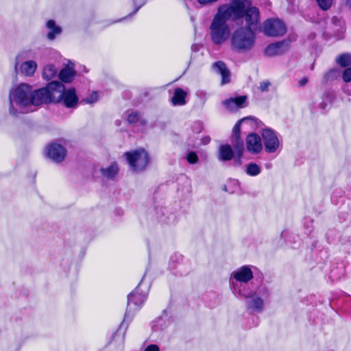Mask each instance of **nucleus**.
Listing matches in <instances>:
<instances>
[{"instance_id": "obj_1", "label": "nucleus", "mask_w": 351, "mask_h": 351, "mask_svg": "<svg viewBox=\"0 0 351 351\" xmlns=\"http://www.w3.org/2000/svg\"><path fill=\"white\" fill-rule=\"evenodd\" d=\"M232 18L228 4L218 7L210 25V37L216 45H221L230 37L228 21Z\"/></svg>"}, {"instance_id": "obj_2", "label": "nucleus", "mask_w": 351, "mask_h": 351, "mask_svg": "<svg viewBox=\"0 0 351 351\" xmlns=\"http://www.w3.org/2000/svg\"><path fill=\"white\" fill-rule=\"evenodd\" d=\"M229 11L234 20L243 19L244 28L254 31L260 23V13L256 7L252 6L248 0H232L228 4Z\"/></svg>"}, {"instance_id": "obj_3", "label": "nucleus", "mask_w": 351, "mask_h": 351, "mask_svg": "<svg viewBox=\"0 0 351 351\" xmlns=\"http://www.w3.org/2000/svg\"><path fill=\"white\" fill-rule=\"evenodd\" d=\"M31 86L21 84L10 90L9 93V112L12 116L33 111L30 109Z\"/></svg>"}, {"instance_id": "obj_4", "label": "nucleus", "mask_w": 351, "mask_h": 351, "mask_svg": "<svg viewBox=\"0 0 351 351\" xmlns=\"http://www.w3.org/2000/svg\"><path fill=\"white\" fill-rule=\"evenodd\" d=\"M149 285L144 284L143 280L138 286L128 295V306L124 319L120 324L119 330L124 328L125 330L132 322L134 313L139 311L147 300Z\"/></svg>"}, {"instance_id": "obj_5", "label": "nucleus", "mask_w": 351, "mask_h": 351, "mask_svg": "<svg viewBox=\"0 0 351 351\" xmlns=\"http://www.w3.org/2000/svg\"><path fill=\"white\" fill-rule=\"evenodd\" d=\"M256 36L254 31L244 27L236 28L230 37V48L239 53H245L252 49L255 45Z\"/></svg>"}, {"instance_id": "obj_6", "label": "nucleus", "mask_w": 351, "mask_h": 351, "mask_svg": "<svg viewBox=\"0 0 351 351\" xmlns=\"http://www.w3.org/2000/svg\"><path fill=\"white\" fill-rule=\"evenodd\" d=\"M49 88L56 89L53 93V102H62L66 108H75L77 106L78 97L74 88L65 90L64 86L58 81L50 82Z\"/></svg>"}, {"instance_id": "obj_7", "label": "nucleus", "mask_w": 351, "mask_h": 351, "mask_svg": "<svg viewBox=\"0 0 351 351\" xmlns=\"http://www.w3.org/2000/svg\"><path fill=\"white\" fill-rule=\"evenodd\" d=\"M131 169L134 172L142 171L146 169L149 158L147 152L143 149H138L125 154Z\"/></svg>"}, {"instance_id": "obj_8", "label": "nucleus", "mask_w": 351, "mask_h": 351, "mask_svg": "<svg viewBox=\"0 0 351 351\" xmlns=\"http://www.w3.org/2000/svg\"><path fill=\"white\" fill-rule=\"evenodd\" d=\"M55 90V88H49V83L45 88L34 91L31 89L30 108L32 106H35L53 102V93Z\"/></svg>"}, {"instance_id": "obj_9", "label": "nucleus", "mask_w": 351, "mask_h": 351, "mask_svg": "<svg viewBox=\"0 0 351 351\" xmlns=\"http://www.w3.org/2000/svg\"><path fill=\"white\" fill-rule=\"evenodd\" d=\"M262 32L267 36L277 37L283 36L287 32V27L282 21L278 19H269L263 23Z\"/></svg>"}, {"instance_id": "obj_10", "label": "nucleus", "mask_w": 351, "mask_h": 351, "mask_svg": "<svg viewBox=\"0 0 351 351\" xmlns=\"http://www.w3.org/2000/svg\"><path fill=\"white\" fill-rule=\"evenodd\" d=\"M261 134L265 151L268 153L275 152L280 146V142L275 132L269 128H266L263 130Z\"/></svg>"}, {"instance_id": "obj_11", "label": "nucleus", "mask_w": 351, "mask_h": 351, "mask_svg": "<svg viewBox=\"0 0 351 351\" xmlns=\"http://www.w3.org/2000/svg\"><path fill=\"white\" fill-rule=\"evenodd\" d=\"M290 47L288 40H282L269 45L265 49V54L267 56L272 57L280 56L287 52Z\"/></svg>"}, {"instance_id": "obj_12", "label": "nucleus", "mask_w": 351, "mask_h": 351, "mask_svg": "<svg viewBox=\"0 0 351 351\" xmlns=\"http://www.w3.org/2000/svg\"><path fill=\"white\" fill-rule=\"evenodd\" d=\"M66 149L59 144L52 143L46 148V154L48 158L56 162L62 161L66 156Z\"/></svg>"}, {"instance_id": "obj_13", "label": "nucleus", "mask_w": 351, "mask_h": 351, "mask_svg": "<svg viewBox=\"0 0 351 351\" xmlns=\"http://www.w3.org/2000/svg\"><path fill=\"white\" fill-rule=\"evenodd\" d=\"M232 277L235 281H232L231 286H232V283L248 282L250 280L252 279L253 273L250 266L245 265L233 271L232 274Z\"/></svg>"}, {"instance_id": "obj_14", "label": "nucleus", "mask_w": 351, "mask_h": 351, "mask_svg": "<svg viewBox=\"0 0 351 351\" xmlns=\"http://www.w3.org/2000/svg\"><path fill=\"white\" fill-rule=\"evenodd\" d=\"M156 217L159 221L163 223L171 225L177 221V217L175 213L170 211L166 207H156L155 209Z\"/></svg>"}, {"instance_id": "obj_15", "label": "nucleus", "mask_w": 351, "mask_h": 351, "mask_svg": "<svg viewBox=\"0 0 351 351\" xmlns=\"http://www.w3.org/2000/svg\"><path fill=\"white\" fill-rule=\"evenodd\" d=\"M246 147L252 154H258L263 149L260 136L256 133H250L246 138Z\"/></svg>"}, {"instance_id": "obj_16", "label": "nucleus", "mask_w": 351, "mask_h": 351, "mask_svg": "<svg viewBox=\"0 0 351 351\" xmlns=\"http://www.w3.org/2000/svg\"><path fill=\"white\" fill-rule=\"evenodd\" d=\"M247 96L230 97L222 101V105L229 111H234L246 106Z\"/></svg>"}, {"instance_id": "obj_17", "label": "nucleus", "mask_w": 351, "mask_h": 351, "mask_svg": "<svg viewBox=\"0 0 351 351\" xmlns=\"http://www.w3.org/2000/svg\"><path fill=\"white\" fill-rule=\"evenodd\" d=\"M245 306L247 310L256 313H261L264 309L263 299L259 296L257 292L251 298H247L245 301Z\"/></svg>"}, {"instance_id": "obj_18", "label": "nucleus", "mask_w": 351, "mask_h": 351, "mask_svg": "<svg viewBox=\"0 0 351 351\" xmlns=\"http://www.w3.org/2000/svg\"><path fill=\"white\" fill-rule=\"evenodd\" d=\"M234 294L239 295L245 299L254 295L256 291L249 287L248 282L245 283H232L231 286Z\"/></svg>"}, {"instance_id": "obj_19", "label": "nucleus", "mask_w": 351, "mask_h": 351, "mask_svg": "<svg viewBox=\"0 0 351 351\" xmlns=\"http://www.w3.org/2000/svg\"><path fill=\"white\" fill-rule=\"evenodd\" d=\"M213 69L221 75V84H226L230 82V72L227 68L226 64L222 61L215 62L213 66Z\"/></svg>"}, {"instance_id": "obj_20", "label": "nucleus", "mask_w": 351, "mask_h": 351, "mask_svg": "<svg viewBox=\"0 0 351 351\" xmlns=\"http://www.w3.org/2000/svg\"><path fill=\"white\" fill-rule=\"evenodd\" d=\"M232 143L236 152L234 162L236 165L239 166L241 164V158L244 151L243 142L240 136H232Z\"/></svg>"}, {"instance_id": "obj_21", "label": "nucleus", "mask_w": 351, "mask_h": 351, "mask_svg": "<svg viewBox=\"0 0 351 351\" xmlns=\"http://www.w3.org/2000/svg\"><path fill=\"white\" fill-rule=\"evenodd\" d=\"M187 93L181 88H176L174 90V93L171 99V103L173 106H183L186 104V97Z\"/></svg>"}, {"instance_id": "obj_22", "label": "nucleus", "mask_w": 351, "mask_h": 351, "mask_svg": "<svg viewBox=\"0 0 351 351\" xmlns=\"http://www.w3.org/2000/svg\"><path fill=\"white\" fill-rule=\"evenodd\" d=\"M37 69V64L34 60H27L23 62L19 67L20 72L26 76H32Z\"/></svg>"}, {"instance_id": "obj_23", "label": "nucleus", "mask_w": 351, "mask_h": 351, "mask_svg": "<svg viewBox=\"0 0 351 351\" xmlns=\"http://www.w3.org/2000/svg\"><path fill=\"white\" fill-rule=\"evenodd\" d=\"M119 172L117 163H112L109 167L101 169L102 176L107 179H114Z\"/></svg>"}, {"instance_id": "obj_24", "label": "nucleus", "mask_w": 351, "mask_h": 351, "mask_svg": "<svg viewBox=\"0 0 351 351\" xmlns=\"http://www.w3.org/2000/svg\"><path fill=\"white\" fill-rule=\"evenodd\" d=\"M234 156L232 147L229 145H223L219 147V159L223 161L231 160Z\"/></svg>"}, {"instance_id": "obj_25", "label": "nucleus", "mask_w": 351, "mask_h": 351, "mask_svg": "<svg viewBox=\"0 0 351 351\" xmlns=\"http://www.w3.org/2000/svg\"><path fill=\"white\" fill-rule=\"evenodd\" d=\"M47 27L49 29L47 34V38L49 40H53L55 37L61 33V27L57 26L53 20H49L47 23Z\"/></svg>"}, {"instance_id": "obj_26", "label": "nucleus", "mask_w": 351, "mask_h": 351, "mask_svg": "<svg viewBox=\"0 0 351 351\" xmlns=\"http://www.w3.org/2000/svg\"><path fill=\"white\" fill-rule=\"evenodd\" d=\"M75 75V71L69 66L62 69L59 73V78L63 82L68 83L72 81Z\"/></svg>"}, {"instance_id": "obj_27", "label": "nucleus", "mask_w": 351, "mask_h": 351, "mask_svg": "<svg viewBox=\"0 0 351 351\" xmlns=\"http://www.w3.org/2000/svg\"><path fill=\"white\" fill-rule=\"evenodd\" d=\"M168 326V322L167 320V315L160 316L157 318L153 324L152 331L157 332L158 330H165Z\"/></svg>"}, {"instance_id": "obj_28", "label": "nucleus", "mask_w": 351, "mask_h": 351, "mask_svg": "<svg viewBox=\"0 0 351 351\" xmlns=\"http://www.w3.org/2000/svg\"><path fill=\"white\" fill-rule=\"evenodd\" d=\"M256 121H257V120L254 117H245V118L241 119L236 123V125H234V127L233 128L232 136H239L241 135L240 127H241V124L242 123L250 122L251 123L256 124Z\"/></svg>"}, {"instance_id": "obj_29", "label": "nucleus", "mask_w": 351, "mask_h": 351, "mask_svg": "<svg viewBox=\"0 0 351 351\" xmlns=\"http://www.w3.org/2000/svg\"><path fill=\"white\" fill-rule=\"evenodd\" d=\"M57 72L58 71L54 65L47 64L43 69V75L45 80H49L56 75Z\"/></svg>"}, {"instance_id": "obj_30", "label": "nucleus", "mask_w": 351, "mask_h": 351, "mask_svg": "<svg viewBox=\"0 0 351 351\" xmlns=\"http://www.w3.org/2000/svg\"><path fill=\"white\" fill-rule=\"evenodd\" d=\"M337 62L341 66L346 67L351 64V54L343 53L339 56L337 59Z\"/></svg>"}, {"instance_id": "obj_31", "label": "nucleus", "mask_w": 351, "mask_h": 351, "mask_svg": "<svg viewBox=\"0 0 351 351\" xmlns=\"http://www.w3.org/2000/svg\"><path fill=\"white\" fill-rule=\"evenodd\" d=\"M245 172L251 176H256L261 173V167L256 163L250 162L246 166Z\"/></svg>"}, {"instance_id": "obj_32", "label": "nucleus", "mask_w": 351, "mask_h": 351, "mask_svg": "<svg viewBox=\"0 0 351 351\" xmlns=\"http://www.w3.org/2000/svg\"><path fill=\"white\" fill-rule=\"evenodd\" d=\"M304 228L306 230V234H309L313 229V219L310 217H305L303 220Z\"/></svg>"}, {"instance_id": "obj_33", "label": "nucleus", "mask_w": 351, "mask_h": 351, "mask_svg": "<svg viewBox=\"0 0 351 351\" xmlns=\"http://www.w3.org/2000/svg\"><path fill=\"white\" fill-rule=\"evenodd\" d=\"M128 121L130 123H136L141 120L139 112L136 111L128 112Z\"/></svg>"}, {"instance_id": "obj_34", "label": "nucleus", "mask_w": 351, "mask_h": 351, "mask_svg": "<svg viewBox=\"0 0 351 351\" xmlns=\"http://www.w3.org/2000/svg\"><path fill=\"white\" fill-rule=\"evenodd\" d=\"M186 159L190 164H196L199 160L198 156L195 152H189L186 156Z\"/></svg>"}, {"instance_id": "obj_35", "label": "nucleus", "mask_w": 351, "mask_h": 351, "mask_svg": "<svg viewBox=\"0 0 351 351\" xmlns=\"http://www.w3.org/2000/svg\"><path fill=\"white\" fill-rule=\"evenodd\" d=\"M319 6L320 7L321 9L324 10H328L332 4V1L333 0H316Z\"/></svg>"}, {"instance_id": "obj_36", "label": "nucleus", "mask_w": 351, "mask_h": 351, "mask_svg": "<svg viewBox=\"0 0 351 351\" xmlns=\"http://www.w3.org/2000/svg\"><path fill=\"white\" fill-rule=\"evenodd\" d=\"M342 78L346 82H351V67L345 69L343 73Z\"/></svg>"}, {"instance_id": "obj_37", "label": "nucleus", "mask_w": 351, "mask_h": 351, "mask_svg": "<svg viewBox=\"0 0 351 351\" xmlns=\"http://www.w3.org/2000/svg\"><path fill=\"white\" fill-rule=\"evenodd\" d=\"M270 86H271V83L269 81H267V80L263 81V82H260L258 89L260 90L261 92H266L268 90L269 87Z\"/></svg>"}, {"instance_id": "obj_38", "label": "nucleus", "mask_w": 351, "mask_h": 351, "mask_svg": "<svg viewBox=\"0 0 351 351\" xmlns=\"http://www.w3.org/2000/svg\"><path fill=\"white\" fill-rule=\"evenodd\" d=\"M97 93H93L89 97H87L84 99V101L87 104H93L97 101Z\"/></svg>"}, {"instance_id": "obj_39", "label": "nucleus", "mask_w": 351, "mask_h": 351, "mask_svg": "<svg viewBox=\"0 0 351 351\" xmlns=\"http://www.w3.org/2000/svg\"><path fill=\"white\" fill-rule=\"evenodd\" d=\"M337 232L335 230H329L327 233H326V237H327V239L330 241V242H332L334 241L335 239V237L337 236Z\"/></svg>"}, {"instance_id": "obj_40", "label": "nucleus", "mask_w": 351, "mask_h": 351, "mask_svg": "<svg viewBox=\"0 0 351 351\" xmlns=\"http://www.w3.org/2000/svg\"><path fill=\"white\" fill-rule=\"evenodd\" d=\"M331 102V99L330 98L329 96H326L323 101L319 104V106L320 108L322 109V110H325L327 106H328L329 104H330Z\"/></svg>"}, {"instance_id": "obj_41", "label": "nucleus", "mask_w": 351, "mask_h": 351, "mask_svg": "<svg viewBox=\"0 0 351 351\" xmlns=\"http://www.w3.org/2000/svg\"><path fill=\"white\" fill-rule=\"evenodd\" d=\"M258 293L264 298H267L269 295V291H268L267 288L265 287H261L259 289Z\"/></svg>"}, {"instance_id": "obj_42", "label": "nucleus", "mask_w": 351, "mask_h": 351, "mask_svg": "<svg viewBox=\"0 0 351 351\" xmlns=\"http://www.w3.org/2000/svg\"><path fill=\"white\" fill-rule=\"evenodd\" d=\"M27 52H22L21 53H19L16 58V62H15V65H14V69L15 70L17 69V67H18V65H19V60L21 59H23L25 58H26L27 56H25V54L27 53Z\"/></svg>"}, {"instance_id": "obj_43", "label": "nucleus", "mask_w": 351, "mask_h": 351, "mask_svg": "<svg viewBox=\"0 0 351 351\" xmlns=\"http://www.w3.org/2000/svg\"><path fill=\"white\" fill-rule=\"evenodd\" d=\"M337 72V71L336 70H330L325 74L324 77L326 80H331L333 78Z\"/></svg>"}, {"instance_id": "obj_44", "label": "nucleus", "mask_w": 351, "mask_h": 351, "mask_svg": "<svg viewBox=\"0 0 351 351\" xmlns=\"http://www.w3.org/2000/svg\"><path fill=\"white\" fill-rule=\"evenodd\" d=\"M159 347L156 344L149 345L145 349V351H159Z\"/></svg>"}, {"instance_id": "obj_45", "label": "nucleus", "mask_w": 351, "mask_h": 351, "mask_svg": "<svg viewBox=\"0 0 351 351\" xmlns=\"http://www.w3.org/2000/svg\"><path fill=\"white\" fill-rule=\"evenodd\" d=\"M308 82V79L306 77H304L299 81V85L303 86L306 85Z\"/></svg>"}, {"instance_id": "obj_46", "label": "nucleus", "mask_w": 351, "mask_h": 351, "mask_svg": "<svg viewBox=\"0 0 351 351\" xmlns=\"http://www.w3.org/2000/svg\"><path fill=\"white\" fill-rule=\"evenodd\" d=\"M145 3V1L142 2L141 4H139L138 5L136 6V9L134 10V11L130 14V15H133L134 14H136L137 12V11L140 9V8Z\"/></svg>"}, {"instance_id": "obj_47", "label": "nucleus", "mask_w": 351, "mask_h": 351, "mask_svg": "<svg viewBox=\"0 0 351 351\" xmlns=\"http://www.w3.org/2000/svg\"><path fill=\"white\" fill-rule=\"evenodd\" d=\"M183 265L182 264H180L178 266V269L179 270V271L180 272V274L181 275H183V274H186V271H182V268Z\"/></svg>"}, {"instance_id": "obj_48", "label": "nucleus", "mask_w": 351, "mask_h": 351, "mask_svg": "<svg viewBox=\"0 0 351 351\" xmlns=\"http://www.w3.org/2000/svg\"><path fill=\"white\" fill-rule=\"evenodd\" d=\"M346 5H348V7H350L351 8V0H346Z\"/></svg>"}, {"instance_id": "obj_49", "label": "nucleus", "mask_w": 351, "mask_h": 351, "mask_svg": "<svg viewBox=\"0 0 351 351\" xmlns=\"http://www.w3.org/2000/svg\"><path fill=\"white\" fill-rule=\"evenodd\" d=\"M209 141H210V138L208 137H207L205 139H204V144L208 143Z\"/></svg>"}, {"instance_id": "obj_50", "label": "nucleus", "mask_w": 351, "mask_h": 351, "mask_svg": "<svg viewBox=\"0 0 351 351\" xmlns=\"http://www.w3.org/2000/svg\"><path fill=\"white\" fill-rule=\"evenodd\" d=\"M289 4L293 5L295 0H287Z\"/></svg>"}, {"instance_id": "obj_51", "label": "nucleus", "mask_w": 351, "mask_h": 351, "mask_svg": "<svg viewBox=\"0 0 351 351\" xmlns=\"http://www.w3.org/2000/svg\"><path fill=\"white\" fill-rule=\"evenodd\" d=\"M117 211V214H119V215L123 214V210H121V209H118Z\"/></svg>"}, {"instance_id": "obj_52", "label": "nucleus", "mask_w": 351, "mask_h": 351, "mask_svg": "<svg viewBox=\"0 0 351 351\" xmlns=\"http://www.w3.org/2000/svg\"><path fill=\"white\" fill-rule=\"evenodd\" d=\"M331 277L333 278H337L334 274V270L331 271Z\"/></svg>"}, {"instance_id": "obj_53", "label": "nucleus", "mask_w": 351, "mask_h": 351, "mask_svg": "<svg viewBox=\"0 0 351 351\" xmlns=\"http://www.w3.org/2000/svg\"><path fill=\"white\" fill-rule=\"evenodd\" d=\"M337 20V18H335V17L332 18V21L333 22L336 21Z\"/></svg>"}, {"instance_id": "obj_54", "label": "nucleus", "mask_w": 351, "mask_h": 351, "mask_svg": "<svg viewBox=\"0 0 351 351\" xmlns=\"http://www.w3.org/2000/svg\"><path fill=\"white\" fill-rule=\"evenodd\" d=\"M141 121V123H142L143 124H144V123H145V121Z\"/></svg>"}]
</instances>
